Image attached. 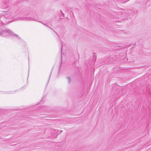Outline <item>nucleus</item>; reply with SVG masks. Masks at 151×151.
<instances>
[{
  "mask_svg": "<svg viewBox=\"0 0 151 151\" xmlns=\"http://www.w3.org/2000/svg\"><path fill=\"white\" fill-rule=\"evenodd\" d=\"M3 25L0 26V35L3 37H7L9 36L14 35L17 39H20L18 35L15 34L11 30L7 28L4 29Z\"/></svg>",
  "mask_w": 151,
  "mask_h": 151,
  "instance_id": "obj_1",
  "label": "nucleus"
},
{
  "mask_svg": "<svg viewBox=\"0 0 151 151\" xmlns=\"http://www.w3.org/2000/svg\"><path fill=\"white\" fill-rule=\"evenodd\" d=\"M1 17H2V18H6V22H10L14 21L15 20V18H13L12 17L9 18L8 16V15L7 14H6L5 15H2L1 16Z\"/></svg>",
  "mask_w": 151,
  "mask_h": 151,
  "instance_id": "obj_2",
  "label": "nucleus"
},
{
  "mask_svg": "<svg viewBox=\"0 0 151 151\" xmlns=\"http://www.w3.org/2000/svg\"><path fill=\"white\" fill-rule=\"evenodd\" d=\"M22 20L23 19L26 20H32L33 19V18L30 17H23L22 19H21Z\"/></svg>",
  "mask_w": 151,
  "mask_h": 151,
  "instance_id": "obj_3",
  "label": "nucleus"
},
{
  "mask_svg": "<svg viewBox=\"0 0 151 151\" xmlns=\"http://www.w3.org/2000/svg\"><path fill=\"white\" fill-rule=\"evenodd\" d=\"M4 4V5L3 6L1 5L0 7L2 9H4V8H6V7L7 6H6V3H5V4Z\"/></svg>",
  "mask_w": 151,
  "mask_h": 151,
  "instance_id": "obj_4",
  "label": "nucleus"
},
{
  "mask_svg": "<svg viewBox=\"0 0 151 151\" xmlns=\"http://www.w3.org/2000/svg\"><path fill=\"white\" fill-rule=\"evenodd\" d=\"M60 12L61 13L62 15L60 16L61 19H63L64 17V14L63 13L61 10H60Z\"/></svg>",
  "mask_w": 151,
  "mask_h": 151,
  "instance_id": "obj_5",
  "label": "nucleus"
},
{
  "mask_svg": "<svg viewBox=\"0 0 151 151\" xmlns=\"http://www.w3.org/2000/svg\"><path fill=\"white\" fill-rule=\"evenodd\" d=\"M67 79L68 80V83H69L71 81V79L69 77H67Z\"/></svg>",
  "mask_w": 151,
  "mask_h": 151,
  "instance_id": "obj_6",
  "label": "nucleus"
},
{
  "mask_svg": "<svg viewBox=\"0 0 151 151\" xmlns=\"http://www.w3.org/2000/svg\"><path fill=\"white\" fill-rule=\"evenodd\" d=\"M45 26L49 27V28H50V29H52V30H53L54 32H55V31L53 29H52V28H51V27H49L48 25H46V24H45L44 25Z\"/></svg>",
  "mask_w": 151,
  "mask_h": 151,
  "instance_id": "obj_7",
  "label": "nucleus"
},
{
  "mask_svg": "<svg viewBox=\"0 0 151 151\" xmlns=\"http://www.w3.org/2000/svg\"><path fill=\"white\" fill-rule=\"evenodd\" d=\"M16 91H13L10 92H7L6 93H15Z\"/></svg>",
  "mask_w": 151,
  "mask_h": 151,
  "instance_id": "obj_8",
  "label": "nucleus"
},
{
  "mask_svg": "<svg viewBox=\"0 0 151 151\" xmlns=\"http://www.w3.org/2000/svg\"><path fill=\"white\" fill-rule=\"evenodd\" d=\"M61 44H62V46H61V57H62V47H63V44H62V41H61Z\"/></svg>",
  "mask_w": 151,
  "mask_h": 151,
  "instance_id": "obj_9",
  "label": "nucleus"
},
{
  "mask_svg": "<svg viewBox=\"0 0 151 151\" xmlns=\"http://www.w3.org/2000/svg\"><path fill=\"white\" fill-rule=\"evenodd\" d=\"M124 59L125 60V61H127L128 60V59L127 58V57H124Z\"/></svg>",
  "mask_w": 151,
  "mask_h": 151,
  "instance_id": "obj_10",
  "label": "nucleus"
},
{
  "mask_svg": "<svg viewBox=\"0 0 151 151\" xmlns=\"http://www.w3.org/2000/svg\"><path fill=\"white\" fill-rule=\"evenodd\" d=\"M96 53H93V57H96Z\"/></svg>",
  "mask_w": 151,
  "mask_h": 151,
  "instance_id": "obj_11",
  "label": "nucleus"
},
{
  "mask_svg": "<svg viewBox=\"0 0 151 151\" xmlns=\"http://www.w3.org/2000/svg\"><path fill=\"white\" fill-rule=\"evenodd\" d=\"M51 72H52V71L51 72V73H50V76H49V79H48V82H49V80L50 78V77Z\"/></svg>",
  "mask_w": 151,
  "mask_h": 151,
  "instance_id": "obj_12",
  "label": "nucleus"
},
{
  "mask_svg": "<svg viewBox=\"0 0 151 151\" xmlns=\"http://www.w3.org/2000/svg\"><path fill=\"white\" fill-rule=\"evenodd\" d=\"M39 22H40L41 23H42L44 25V24H44V23H42V22H41L40 21H39Z\"/></svg>",
  "mask_w": 151,
  "mask_h": 151,
  "instance_id": "obj_13",
  "label": "nucleus"
},
{
  "mask_svg": "<svg viewBox=\"0 0 151 151\" xmlns=\"http://www.w3.org/2000/svg\"><path fill=\"white\" fill-rule=\"evenodd\" d=\"M7 11H6V12H4V13H7Z\"/></svg>",
  "mask_w": 151,
  "mask_h": 151,
  "instance_id": "obj_14",
  "label": "nucleus"
},
{
  "mask_svg": "<svg viewBox=\"0 0 151 151\" xmlns=\"http://www.w3.org/2000/svg\"><path fill=\"white\" fill-rule=\"evenodd\" d=\"M62 57H61V60H62Z\"/></svg>",
  "mask_w": 151,
  "mask_h": 151,
  "instance_id": "obj_15",
  "label": "nucleus"
},
{
  "mask_svg": "<svg viewBox=\"0 0 151 151\" xmlns=\"http://www.w3.org/2000/svg\"><path fill=\"white\" fill-rule=\"evenodd\" d=\"M131 46V45H130V44H129V45H128V46Z\"/></svg>",
  "mask_w": 151,
  "mask_h": 151,
  "instance_id": "obj_16",
  "label": "nucleus"
},
{
  "mask_svg": "<svg viewBox=\"0 0 151 151\" xmlns=\"http://www.w3.org/2000/svg\"><path fill=\"white\" fill-rule=\"evenodd\" d=\"M56 34L57 35H58V34L57 33H56V32H55Z\"/></svg>",
  "mask_w": 151,
  "mask_h": 151,
  "instance_id": "obj_17",
  "label": "nucleus"
},
{
  "mask_svg": "<svg viewBox=\"0 0 151 151\" xmlns=\"http://www.w3.org/2000/svg\"><path fill=\"white\" fill-rule=\"evenodd\" d=\"M135 44H136V43H134V45H135Z\"/></svg>",
  "mask_w": 151,
  "mask_h": 151,
  "instance_id": "obj_18",
  "label": "nucleus"
},
{
  "mask_svg": "<svg viewBox=\"0 0 151 151\" xmlns=\"http://www.w3.org/2000/svg\"><path fill=\"white\" fill-rule=\"evenodd\" d=\"M1 19V18H0V19Z\"/></svg>",
  "mask_w": 151,
  "mask_h": 151,
  "instance_id": "obj_19",
  "label": "nucleus"
},
{
  "mask_svg": "<svg viewBox=\"0 0 151 151\" xmlns=\"http://www.w3.org/2000/svg\"><path fill=\"white\" fill-rule=\"evenodd\" d=\"M1 19V18H0V19Z\"/></svg>",
  "mask_w": 151,
  "mask_h": 151,
  "instance_id": "obj_20",
  "label": "nucleus"
},
{
  "mask_svg": "<svg viewBox=\"0 0 151 151\" xmlns=\"http://www.w3.org/2000/svg\"><path fill=\"white\" fill-rule=\"evenodd\" d=\"M29 74V73H28V75Z\"/></svg>",
  "mask_w": 151,
  "mask_h": 151,
  "instance_id": "obj_21",
  "label": "nucleus"
}]
</instances>
